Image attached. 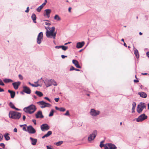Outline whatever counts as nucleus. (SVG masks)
<instances>
[{
	"label": "nucleus",
	"mask_w": 149,
	"mask_h": 149,
	"mask_svg": "<svg viewBox=\"0 0 149 149\" xmlns=\"http://www.w3.org/2000/svg\"><path fill=\"white\" fill-rule=\"evenodd\" d=\"M55 28L54 26H53L50 28L49 31H46V36L48 38H52L54 39L55 38L56 34V32H54Z\"/></svg>",
	"instance_id": "nucleus-1"
},
{
	"label": "nucleus",
	"mask_w": 149,
	"mask_h": 149,
	"mask_svg": "<svg viewBox=\"0 0 149 149\" xmlns=\"http://www.w3.org/2000/svg\"><path fill=\"white\" fill-rule=\"evenodd\" d=\"M36 109V106L33 104H31L28 107H25L23 110L27 113L31 114L34 113Z\"/></svg>",
	"instance_id": "nucleus-2"
},
{
	"label": "nucleus",
	"mask_w": 149,
	"mask_h": 149,
	"mask_svg": "<svg viewBox=\"0 0 149 149\" xmlns=\"http://www.w3.org/2000/svg\"><path fill=\"white\" fill-rule=\"evenodd\" d=\"M10 118L14 119H19L21 117V113L16 111H10L9 113Z\"/></svg>",
	"instance_id": "nucleus-3"
},
{
	"label": "nucleus",
	"mask_w": 149,
	"mask_h": 149,
	"mask_svg": "<svg viewBox=\"0 0 149 149\" xmlns=\"http://www.w3.org/2000/svg\"><path fill=\"white\" fill-rule=\"evenodd\" d=\"M38 104L39 105L41 108H44L46 107H50L51 105L48 103H46L43 101H39L37 102Z\"/></svg>",
	"instance_id": "nucleus-4"
},
{
	"label": "nucleus",
	"mask_w": 149,
	"mask_h": 149,
	"mask_svg": "<svg viewBox=\"0 0 149 149\" xmlns=\"http://www.w3.org/2000/svg\"><path fill=\"white\" fill-rule=\"evenodd\" d=\"M97 131L96 130H94L92 134H90L88 137V141L89 142H91L96 137L97 134Z\"/></svg>",
	"instance_id": "nucleus-5"
},
{
	"label": "nucleus",
	"mask_w": 149,
	"mask_h": 149,
	"mask_svg": "<svg viewBox=\"0 0 149 149\" xmlns=\"http://www.w3.org/2000/svg\"><path fill=\"white\" fill-rule=\"evenodd\" d=\"M146 107V105L144 103L141 102L140 104H138L137 107V111L139 113H140L144 108Z\"/></svg>",
	"instance_id": "nucleus-6"
},
{
	"label": "nucleus",
	"mask_w": 149,
	"mask_h": 149,
	"mask_svg": "<svg viewBox=\"0 0 149 149\" xmlns=\"http://www.w3.org/2000/svg\"><path fill=\"white\" fill-rule=\"evenodd\" d=\"M100 111L98 110H95L92 109H91L89 113L92 116H96L99 115L100 113Z\"/></svg>",
	"instance_id": "nucleus-7"
},
{
	"label": "nucleus",
	"mask_w": 149,
	"mask_h": 149,
	"mask_svg": "<svg viewBox=\"0 0 149 149\" xmlns=\"http://www.w3.org/2000/svg\"><path fill=\"white\" fill-rule=\"evenodd\" d=\"M43 33L42 32H40L38 34L37 39V42L38 44H40L43 39Z\"/></svg>",
	"instance_id": "nucleus-8"
},
{
	"label": "nucleus",
	"mask_w": 149,
	"mask_h": 149,
	"mask_svg": "<svg viewBox=\"0 0 149 149\" xmlns=\"http://www.w3.org/2000/svg\"><path fill=\"white\" fill-rule=\"evenodd\" d=\"M116 146L114 144L111 143H107L104 146V149H116Z\"/></svg>",
	"instance_id": "nucleus-9"
},
{
	"label": "nucleus",
	"mask_w": 149,
	"mask_h": 149,
	"mask_svg": "<svg viewBox=\"0 0 149 149\" xmlns=\"http://www.w3.org/2000/svg\"><path fill=\"white\" fill-rule=\"evenodd\" d=\"M147 118V116L145 114H143L139 116L138 118L136 119V121L137 122H141L144 120L146 119Z\"/></svg>",
	"instance_id": "nucleus-10"
},
{
	"label": "nucleus",
	"mask_w": 149,
	"mask_h": 149,
	"mask_svg": "<svg viewBox=\"0 0 149 149\" xmlns=\"http://www.w3.org/2000/svg\"><path fill=\"white\" fill-rule=\"evenodd\" d=\"M49 127L47 124H43L40 127L42 131H47L49 130Z\"/></svg>",
	"instance_id": "nucleus-11"
},
{
	"label": "nucleus",
	"mask_w": 149,
	"mask_h": 149,
	"mask_svg": "<svg viewBox=\"0 0 149 149\" xmlns=\"http://www.w3.org/2000/svg\"><path fill=\"white\" fill-rule=\"evenodd\" d=\"M27 131L30 134H34L36 132L35 130L31 125H29L28 127Z\"/></svg>",
	"instance_id": "nucleus-12"
},
{
	"label": "nucleus",
	"mask_w": 149,
	"mask_h": 149,
	"mask_svg": "<svg viewBox=\"0 0 149 149\" xmlns=\"http://www.w3.org/2000/svg\"><path fill=\"white\" fill-rule=\"evenodd\" d=\"M23 91L28 94H30L31 92V91L30 89L26 86L23 87Z\"/></svg>",
	"instance_id": "nucleus-13"
},
{
	"label": "nucleus",
	"mask_w": 149,
	"mask_h": 149,
	"mask_svg": "<svg viewBox=\"0 0 149 149\" xmlns=\"http://www.w3.org/2000/svg\"><path fill=\"white\" fill-rule=\"evenodd\" d=\"M51 12V10L49 9H47L45 10V13L44 15L46 16L47 17L49 18L50 17V14Z\"/></svg>",
	"instance_id": "nucleus-14"
},
{
	"label": "nucleus",
	"mask_w": 149,
	"mask_h": 149,
	"mask_svg": "<svg viewBox=\"0 0 149 149\" xmlns=\"http://www.w3.org/2000/svg\"><path fill=\"white\" fill-rule=\"evenodd\" d=\"M36 118H42L44 117V116L42 114V112L41 111H38L35 114Z\"/></svg>",
	"instance_id": "nucleus-15"
},
{
	"label": "nucleus",
	"mask_w": 149,
	"mask_h": 149,
	"mask_svg": "<svg viewBox=\"0 0 149 149\" xmlns=\"http://www.w3.org/2000/svg\"><path fill=\"white\" fill-rule=\"evenodd\" d=\"M21 84V82L20 81H18L13 83L12 84V85L13 86L15 90L17 89L19 86Z\"/></svg>",
	"instance_id": "nucleus-16"
},
{
	"label": "nucleus",
	"mask_w": 149,
	"mask_h": 149,
	"mask_svg": "<svg viewBox=\"0 0 149 149\" xmlns=\"http://www.w3.org/2000/svg\"><path fill=\"white\" fill-rule=\"evenodd\" d=\"M85 44V42L82 41L81 42H79L77 43L76 47L79 49L81 48Z\"/></svg>",
	"instance_id": "nucleus-17"
},
{
	"label": "nucleus",
	"mask_w": 149,
	"mask_h": 149,
	"mask_svg": "<svg viewBox=\"0 0 149 149\" xmlns=\"http://www.w3.org/2000/svg\"><path fill=\"white\" fill-rule=\"evenodd\" d=\"M72 62L77 68H81V67L79 65V62L77 61L74 59L72 60Z\"/></svg>",
	"instance_id": "nucleus-18"
},
{
	"label": "nucleus",
	"mask_w": 149,
	"mask_h": 149,
	"mask_svg": "<svg viewBox=\"0 0 149 149\" xmlns=\"http://www.w3.org/2000/svg\"><path fill=\"white\" fill-rule=\"evenodd\" d=\"M51 79L50 80L46 79L44 82L47 87H48L52 85Z\"/></svg>",
	"instance_id": "nucleus-19"
},
{
	"label": "nucleus",
	"mask_w": 149,
	"mask_h": 149,
	"mask_svg": "<svg viewBox=\"0 0 149 149\" xmlns=\"http://www.w3.org/2000/svg\"><path fill=\"white\" fill-rule=\"evenodd\" d=\"M138 94L143 98H146L147 96V94L144 92H139Z\"/></svg>",
	"instance_id": "nucleus-20"
},
{
	"label": "nucleus",
	"mask_w": 149,
	"mask_h": 149,
	"mask_svg": "<svg viewBox=\"0 0 149 149\" xmlns=\"http://www.w3.org/2000/svg\"><path fill=\"white\" fill-rule=\"evenodd\" d=\"M134 54L136 58H139V54L138 50L135 47L134 48Z\"/></svg>",
	"instance_id": "nucleus-21"
},
{
	"label": "nucleus",
	"mask_w": 149,
	"mask_h": 149,
	"mask_svg": "<svg viewBox=\"0 0 149 149\" xmlns=\"http://www.w3.org/2000/svg\"><path fill=\"white\" fill-rule=\"evenodd\" d=\"M8 92L10 93L11 98H13L15 95V92L10 90H8Z\"/></svg>",
	"instance_id": "nucleus-22"
},
{
	"label": "nucleus",
	"mask_w": 149,
	"mask_h": 149,
	"mask_svg": "<svg viewBox=\"0 0 149 149\" xmlns=\"http://www.w3.org/2000/svg\"><path fill=\"white\" fill-rule=\"evenodd\" d=\"M52 132L51 131H49L46 134H45L44 136H42V139H43L45 137H47L49 136L52 134Z\"/></svg>",
	"instance_id": "nucleus-23"
},
{
	"label": "nucleus",
	"mask_w": 149,
	"mask_h": 149,
	"mask_svg": "<svg viewBox=\"0 0 149 149\" xmlns=\"http://www.w3.org/2000/svg\"><path fill=\"white\" fill-rule=\"evenodd\" d=\"M30 139L31 141V144L33 145H35L37 142L36 139H33L31 137H30Z\"/></svg>",
	"instance_id": "nucleus-24"
},
{
	"label": "nucleus",
	"mask_w": 149,
	"mask_h": 149,
	"mask_svg": "<svg viewBox=\"0 0 149 149\" xmlns=\"http://www.w3.org/2000/svg\"><path fill=\"white\" fill-rule=\"evenodd\" d=\"M31 18L33 22L35 23H36V15L35 14L33 13L31 15Z\"/></svg>",
	"instance_id": "nucleus-25"
},
{
	"label": "nucleus",
	"mask_w": 149,
	"mask_h": 149,
	"mask_svg": "<svg viewBox=\"0 0 149 149\" xmlns=\"http://www.w3.org/2000/svg\"><path fill=\"white\" fill-rule=\"evenodd\" d=\"M54 19L56 21H60L61 20V18L58 15H56L54 17Z\"/></svg>",
	"instance_id": "nucleus-26"
},
{
	"label": "nucleus",
	"mask_w": 149,
	"mask_h": 149,
	"mask_svg": "<svg viewBox=\"0 0 149 149\" xmlns=\"http://www.w3.org/2000/svg\"><path fill=\"white\" fill-rule=\"evenodd\" d=\"M3 81L5 83H8L10 82H13V81L11 79H5L3 80Z\"/></svg>",
	"instance_id": "nucleus-27"
},
{
	"label": "nucleus",
	"mask_w": 149,
	"mask_h": 149,
	"mask_svg": "<svg viewBox=\"0 0 149 149\" xmlns=\"http://www.w3.org/2000/svg\"><path fill=\"white\" fill-rule=\"evenodd\" d=\"M132 113H133L134 111V110L136 106V104L135 102H133L132 104Z\"/></svg>",
	"instance_id": "nucleus-28"
},
{
	"label": "nucleus",
	"mask_w": 149,
	"mask_h": 149,
	"mask_svg": "<svg viewBox=\"0 0 149 149\" xmlns=\"http://www.w3.org/2000/svg\"><path fill=\"white\" fill-rule=\"evenodd\" d=\"M9 134L8 133H6L4 135V137L6 141L9 140L10 138L9 136Z\"/></svg>",
	"instance_id": "nucleus-29"
},
{
	"label": "nucleus",
	"mask_w": 149,
	"mask_h": 149,
	"mask_svg": "<svg viewBox=\"0 0 149 149\" xmlns=\"http://www.w3.org/2000/svg\"><path fill=\"white\" fill-rule=\"evenodd\" d=\"M35 93L37 94L39 97H41L43 96V94L42 92L38 91H36L35 92Z\"/></svg>",
	"instance_id": "nucleus-30"
},
{
	"label": "nucleus",
	"mask_w": 149,
	"mask_h": 149,
	"mask_svg": "<svg viewBox=\"0 0 149 149\" xmlns=\"http://www.w3.org/2000/svg\"><path fill=\"white\" fill-rule=\"evenodd\" d=\"M51 82L52 84H52L54 86H56L57 84H56V82L55 81L54 79H51Z\"/></svg>",
	"instance_id": "nucleus-31"
},
{
	"label": "nucleus",
	"mask_w": 149,
	"mask_h": 149,
	"mask_svg": "<svg viewBox=\"0 0 149 149\" xmlns=\"http://www.w3.org/2000/svg\"><path fill=\"white\" fill-rule=\"evenodd\" d=\"M61 48L63 50L65 51L68 49V47L64 45H61Z\"/></svg>",
	"instance_id": "nucleus-32"
},
{
	"label": "nucleus",
	"mask_w": 149,
	"mask_h": 149,
	"mask_svg": "<svg viewBox=\"0 0 149 149\" xmlns=\"http://www.w3.org/2000/svg\"><path fill=\"white\" fill-rule=\"evenodd\" d=\"M38 81H40L38 82V84H41V86L43 82V80L42 79V78H41L40 79L38 80Z\"/></svg>",
	"instance_id": "nucleus-33"
},
{
	"label": "nucleus",
	"mask_w": 149,
	"mask_h": 149,
	"mask_svg": "<svg viewBox=\"0 0 149 149\" xmlns=\"http://www.w3.org/2000/svg\"><path fill=\"white\" fill-rule=\"evenodd\" d=\"M63 143V141H59L56 143L55 144L57 146H59L61 145Z\"/></svg>",
	"instance_id": "nucleus-34"
},
{
	"label": "nucleus",
	"mask_w": 149,
	"mask_h": 149,
	"mask_svg": "<svg viewBox=\"0 0 149 149\" xmlns=\"http://www.w3.org/2000/svg\"><path fill=\"white\" fill-rule=\"evenodd\" d=\"M9 105L10 107L12 109H14V108H15V106L12 102H10L9 103Z\"/></svg>",
	"instance_id": "nucleus-35"
},
{
	"label": "nucleus",
	"mask_w": 149,
	"mask_h": 149,
	"mask_svg": "<svg viewBox=\"0 0 149 149\" xmlns=\"http://www.w3.org/2000/svg\"><path fill=\"white\" fill-rule=\"evenodd\" d=\"M42 8H43L42 7V6H40L36 10L38 12H40V11Z\"/></svg>",
	"instance_id": "nucleus-36"
},
{
	"label": "nucleus",
	"mask_w": 149,
	"mask_h": 149,
	"mask_svg": "<svg viewBox=\"0 0 149 149\" xmlns=\"http://www.w3.org/2000/svg\"><path fill=\"white\" fill-rule=\"evenodd\" d=\"M54 112V110L53 109L52 110L49 115V116L50 117L53 116Z\"/></svg>",
	"instance_id": "nucleus-37"
},
{
	"label": "nucleus",
	"mask_w": 149,
	"mask_h": 149,
	"mask_svg": "<svg viewBox=\"0 0 149 149\" xmlns=\"http://www.w3.org/2000/svg\"><path fill=\"white\" fill-rule=\"evenodd\" d=\"M104 141H102L100 143V146L101 148H102L104 146H104L105 145H104V144L103 143L104 142Z\"/></svg>",
	"instance_id": "nucleus-38"
},
{
	"label": "nucleus",
	"mask_w": 149,
	"mask_h": 149,
	"mask_svg": "<svg viewBox=\"0 0 149 149\" xmlns=\"http://www.w3.org/2000/svg\"><path fill=\"white\" fill-rule=\"evenodd\" d=\"M31 86L33 87H37L38 86H41V84H37V85H35V84H32Z\"/></svg>",
	"instance_id": "nucleus-39"
},
{
	"label": "nucleus",
	"mask_w": 149,
	"mask_h": 149,
	"mask_svg": "<svg viewBox=\"0 0 149 149\" xmlns=\"http://www.w3.org/2000/svg\"><path fill=\"white\" fill-rule=\"evenodd\" d=\"M65 110V109L63 107H61L59 108V111H64Z\"/></svg>",
	"instance_id": "nucleus-40"
},
{
	"label": "nucleus",
	"mask_w": 149,
	"mask_h": 149,
	"mask_svg": "<svg viewBox=\"0 0 149 149\" xmlns=\"http://www.w3.org/2000/svg\"><path fill=\"white\" fill-rule=\"evenodd\" d=\"M0 85L2 86H4L5 85L2 81L1 79H0Z\"/></svg>",
	"instance_id": "nucleus-41"
},
{
	"label": "nucleus",
	"mask_w": 149,
	"mask_h": 149,
	"mask_svg": "<svg viewBox=\"0 0 149 149\" xmlns=\"http://www.w3.org/2000/svg\"><path fill=\"white\" fill-rule=\"evenodd\" d=\"M65 116H69L70 114L68 111H67L64 114Z\"/></svg>",
	"instance_id": "nucleus-42"
},
{
	"label": "nucleus",
	"mask_w": 149,
	"mask_h": 149,
	"mask_svg": "<svg viewBox=\"0 0 149 149\" xmlns=\"http://www.w3.org/2000/svg\"><path fill=\"white\" fill-rule=\"evenodd\" d=\"M18 77L19 79H20L21 80H22L23 79L22 76L20 74L19 75Z\"/></svg>",
	"instance_id": "nucleus-43"
},
{
	"label": "nucleus",
	"mask_w": 149,
	"mask_h": 149,
	"mask_svg": "<svg viewBox=\"0 0 149 149\" xmlns=\"http://www.w3.org/2000/svg\"><path fill=\"white\" fill-rule=\"evenodd\" d=\"M75 68H74V67H73V66H72L70 68V71H72V70H75Z\"/></svg>",
	"instance_id": "nucleus-44"
},
{
	"label": "nucleus",
	"mask_w": 149,
	"mask_h": 149,
	"mask_svg": "<svg viewBox=\"0 0 149 149\" xmlns=\"http://www.w3.org/2000/svg\"><path fill=\"white\" fill-rule=\"evenodd\" d=\"M0 146L2 147L3 148H5V145L3 143H0Z\"/></svg>",
	"instance_id": "nucleus-45"
},
{
	"label": "nucleus",
	"mask_w": 149,
	"mask_h": 149,
	"mask_svg": "<svg viewBox=\"0 0 149 149\" xmlns=\"http://www.w3.org/2000/svg\"><path fill=\"white\" fill-rule=\"evenodd\" d=\"M44 99L48 100L49 102H51V100L49 99V98L48 97H44Z\"/></svg>",
	"instance_id": "nucleus-46"
},
{
	"label": "nucleus",
	"mask_w": 149,
	"mask_h": 149,
	"mask_svg": "<svg viewBox=\"0 0 149 149\" xmlns=\"http://www.w3.org/2000/svg\"><path fill=\"white\" fill-rule=\"evenodd\" d=\"M3 138V136L2 135V134L0 133V141H1Z\"/></svg>",
	"instance_id": "nucleus-47"
},
{
	"label": "nucleus",
	"mask_w": 149,
	"mask_h": 149,
	"mask_svg": "<svg viewBox=\"0 0 149 149\" xmlns=\"http://www.w3.org/2000/svg\"><path fill=\"white\" fill-rule=\"evenodd\" d=\"M46 147L47 148V149H53L52 148H51V146H47Z\"/></svg>",
	"instance_id": "nucleus-48"
},
{
	"label": "nucleus",
	"mask_w": 149,
	"mask_h": 149,
	"mask_svg": "<svg viewBox=\"0 0 149 149\" xmlns=\"http://www.w3.org/2000/svg\"><path fill=\"white\" fill-rule=\"evenodd\" d=\"M56 49H59L61 48V46H56L55 47Z\"/></svg>",
	"instance_id": "nucleus-49"
},
{
	"label": "nucleus",
	"mask_w": 149,
	"mask_h": 149,
	"mask_svg": "<svg viewBox=\"0 0 149 149\" xmlns=\"http://www.w3.org/2000/svg\"><path fill=\"white\" fill-rule=\"evenodd\" d=\"M32 121L33 122L34 124L35 125H36V120L35 119H33L32 120Z\"/></svg>",
	"instance_id": "nucleus-50"
},
{
	"label": "nucleus",
	"mask_w": 149,
	"mask_h": 149,
	"mask_svg": "<svg viewBox=\"0 0 149 149\" xmlns=\"http://www.w3.org/2000/svg\"><path fill=\"white\" fill-rule=\"evenodd\" d=\"M45 24L46 25H48V26H49L51 25L50 23L49 22H45Z\"/></svg>",
	"instance_id": "nucleus-51"
},
{
	"label": "nucleus",
	"mask_w": 149,
	"mask_h": 149,
	"mask_svg": "<svg viewBox=\"0 0 149 149\" xmlns=\"http://www.w3.org/2000/svg\"><path fill=\"white\" fill-rule=\"evenodd\" d=\"M54 100L56 102H58L59 100V98H55Z\"/></svg>",
	"instance_id": "nucleus-52"
},
{
	"label": "nucleus",
	"mask_w": 149,
	"mask_h": 149,
	"mask_svg": "<svg viewBox=\"0 0 149 149\" xmlns=\"http://www.w3.org/2000/svg\"><path fill=\"white\" fill-rule=\"evenodd\" d=\"M29 7H27L26 10H25V12L26 13H28L29 11Z\"/></svg>",
	"instance_id": "nucleus-53"
},
{
	"label": "nucleus",
	"mask_w": 149,
	"mask_h": 149,
	"mask_svg": "<svg viewBox=\"0 0 149 149\" xmlns=\"http://www.w3.org/2000/svg\"><path fill=\"white\" fill-rule=\"evenodd\" d=\"M61 56V57L62 58H64L65 57H67V56H65L63 55H62Z\"/></svg>",
	"instance_id": "nucleus-54"
},
{
	"label": "nucleus",
	"mask_w": 149,
	"mask_h": 149,
	"mask_svg": "<svg viewBox=\"0 0 149 149\" xmlns=\"http://www.w3.org/2000/svg\"><path fill=\"white\" fill-rule=\"evenodd\" d=\"M13 131L15 132H17V130L16 128H15L13 130Z\"/></svg>",
	"instance_id": "nucleus-55"
},
{
	"label": "nucleus",
	"mask_w": 149,
	"mask_h": 149,
	"mask_svg": "<svg viewBox=\"0 0 149 149\" xmlns=\"http://www.w3.org/2000/svg\"><path fill=\"white\" fill-rule=\"evenodd\" d=\"M4 91V90L3 89L1 88L0 87V92H3Z\"/></svg>",
	"instance_id": "nucleus-56"
},
{
	"label": "nucleus",
	"mask_w": 149,
	"mask_h": 149,
	"mask_svg": "<svg viewBox=\"0 0 149 149\" xmlns=\"http://www.w3.org/2000/svg\"><path fill=\"white\" fill-rule=\"evenodd\" d=\"M45 3H43L40 6H42V7L43 8V6L45 5Z\"/></svg>",
	"instance_id": "nucleus-57"
},
{
	"label": "nucleus",
	"mask_w": 149,
	"mask_h": 149,
	"mask_svg": "<svg viewBox=\"0 0 149 149\" xmlns=\"http://www.w3.org/2000/svg\"><path fill=\"white\" fill-rule=\"evenodd\" d=\"M71 43V42H68L65 43V44H64V45H68V44H70V43Z\"/></svg>",
	"instance_id": "nucleus-58"
},
{
	"label": "nucleus",
	"mask_w": 149,
	"mask_h": 149,
	"mask_svg": "<svg viewBox=\"0 0 149 149\" xmlns=\"http://www.w3.org/2000/svg\"><path fill=\"white\" fill-rule=\"evenodd\" d=\"M141 74L143 75H146L148 74V73H141Z\"/></svg>",
	"instance_id": "nucleus-59"
},
{
	"label": "nucleus",
	"mask_w": 149,
	"mask_h": 149,
	"mask_svg": "<svg viewBox=\"0 0 149 149\" xmlns=\"http://www.w3.org/2000/svg\"><path fill=\"white\" fill-rule=\"evenodd\" d=\"M146 55L148 56V57L149 58V51L148 52H147V53H146Z\"/></svg>",
	"instance_id": "nucleus-60"
},
{
	"label": "nucleus",
	"mask_w": 149,
	"mask_h": 149,
	"mask_svg": "<svg viewBox=\"0 0 149 149\" xmlns=\"http://www.w3.org/2000/svg\"><path fill=\"white\" fill-rule=\"evenodd\" d=\"M72 8L71 7H70L69 8H68V11L69 12H71V9Z\"/></svg>",
	"instance_id": "nucleus-61"
},
{
	"label": "nucleus",
	"mask_w": 149,
	"mask_h": 149,
	"mask_svg": "<svg viewBox=\"0 0 149 149\" xmlns=\"http://www.w3.org/2000/svg\"><path fill=\"white\" fill-rule=\"evenodd\" d=\"M45 28L46 29V31H47V30H48V29H49V30L50 29V28L49 27H45Z\"/></svg>",
	"instance_id": "nucleus-62"
},
{
	"label": "nucleus",
	"mask_w": 149,
	"mask_h": 149,
	"mask_svg": "<svg viewBox=\"0 0 149 149\" xmlns=\"http://www.w3.org/2000/svg\"><path fill=\"white\" fill-rule=\"evenodd\" d=\"M55 108L57 110H59L60 108H58L57 107H55Z\"/></svg>",
	"instance_id": "nucleus-63"
},
{
	"label": "nucleus",
	"mask_w": 149,
	"mask_h": 149,
	"mask_svg": "<svg viewBox=\"0 0 149 149\" xmlns=\"http://www.w3.org/2000/svg\"><path fill=\"white\" fill-rule=\"evenodd\" d=\"M26 118V117L24 115L23 116V119L24 120Z\"/></svg>",
	"instance_id": "nucleus-64"
}]
</instances>
